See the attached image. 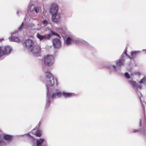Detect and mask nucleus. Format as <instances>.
<instances>
[{
    "label": "nucleus",
    "instance_id": "nucleus-1",
    "mask_svg": "<svg viewBox=\"0 0 146 146\" xmlns=\"http://www.w3.org/2000/svg\"><path fill=\"white\" fill-rule=\"evenodd\" d=\"M45 75L46 77V80L44 83L47 89V101L46 105V108L48 107L51 103V100L52 99L55 98H60L62 95V92L57 91V92L53 93L51 95V91L50 90V87L53 86L55 84L56 86L58 85L56 79L54 80L52 74L49 70L45 71Z\"/></svg>",
    "mask_w": 146,
    "mask_h": 146
},
{
    "label": "nucleus",
    "instance_id": "nucleus-23",
    "mask_svg": "<svg viewBox=\"0 0 146 146\" xmlns=\"http://www.w3.org/2000/svg\"><path fill=\"white\" fill-rule=\"evenodd\" d=\"M42 23L46 26L48 25H50V23L46 19H44L42 21Z\"/></svg>",
    "mask_w": 146,
    "mask_h": 146
},
{
    "label": "nucleus",
    "instance_id": "nucleus-7",
    "mask_svg": "<svg viewBox=\"0 0 146 146\" xmlns=\"http://www.w3.org/2000/svg\"><path fill=\"white\" fill-rule=\"evenodd\" d=\"M44 62L46 65L48 66H51L54 63V57L51 55H47L44 57Z\"/></svg>",
    "mask_w": 146,
    "mask_h": 146
},
{
    "label": "nucleus",
    "instance_id": "nucleus-11",
    "mask_svg": "<svg viewBox=\"0 0 146 146\" xmlns=\"http://www.w3.org/2000/svg\"><path fill=\"white\" fill-rule=\"evenodd\" d=\"M1 47L3 54L4 56L8 54L12 51V48L9 46L7 45Z\"/></svg>",
    "mask_w": 146,
    "mask_h": 146
},
{
    "label": "nucleus",
    "instance_id": "nucleus-15",
    "mask_svg": "<svg viewBox=\"0 0 146 146\" xmlns=\"http://www.w3.org/2000/svg\"><path fill=\"white\" fill-rule=\"evenodd\" d=\"M24 44L27 48L29 49L32 47L33 45V42L32 40L28 39L25 41Z\"/></svg>",
    "mask_w": 146,
    "mask_h": 146
},
{
    "label": "nucleus",
    "instance_id": "nucleus-18",
    "mask_svg": "<svg viewBox=\"0 0 146 146\" xmlns=\"http://www.w3.org/2000/svg\"><path fill=\"white\" fill-rule=\"evenodd\" d=\"M73 93H68L65 91L62 92V95L65 98H67L72 97Z\"/></svg>",
    "mask_w": 146,
    "mask_h": 146
},
{
    "label": "nucleus",
    "instance_id": "nucleus-24",
    "mask_svg": "<svg viewBox=\"0 0 146 146\" xmlns=\"http://www.w3.org/2000/svg\"><path fill=\"white\" fill-rule=\"evenodd\" d=\"M139 83L141 84L143 83L144 84H146V76H145L140 80Z\"/></svg>",
    "mask_w": 146,
    "mask_h": 146
},
{
    "label": "nucleus",
    "instance_id": "nucleus-27",
    "mask_svg": "<svg viewBox=\"0 0 146 146\" xmlns=\"http://www.w3.org/2000/svg\"><path fill=\"white\" fill-rule=\"evenodd\" d=\"M125 77L129 79L130 78V76L129 74L127 72H126L124 74Z\"/></svg>",
    "mask_w": 146,
    "mask_h": 146
},
{
    "label": "nucleus",
    "instance_id": "nucleus-31",
    "mask_svg": "<svg viewBox=\"0 0 146 146\" xmlns=\"http://www.w3.org/2000/svg\"><path fill=\"white\" fill-rule=\"evenodd\" d=\"M123 55H123V54L121 55V58H123Z\"/></svg>",
    "mask_w": 146,
    "mask_h": 146
},
{
    "label": "nucleus",
    "instance_id": "nucleus-14",
    "mask_svg": "<svg viewBox=\"0 0 146 146\" xmlns=\"http://www.w3.org/2000/svg\"><path fill=\"white\" fill-rule=\"evenodd\" d=\"M18 34V32L17 31H15V32L11 33V37L9 38L10 40L14 42H18L19 41V38L15 36L17 35Z\"/></svg>",
    "mask_w": 146,
    "mask_h": 146
},
{
    "label": "nucleus",
    "instance_id": "nucleus-19",
    "mask_svg": "<svg viewBox=\"0 0 146 146\" xmlns=\"http://www.w3.org/2000/svg\"><path fill=\"white\" fill-rule=\"evenodd\" d=\"M34 10L36 13H38L39 9L38 7L35 6L34 5H32L31 6L30 10L31 11H33Z\"/></svg>",
    "mask_w": 146,
    "mask_h": 146
},
{
    "label": "nucleus",
    "instance_id": "nucleus-16",
    "mask_svg": "<svg viewBox=\"0 0 146 146\" xmlns=\"http://www.w3.org/2000/svg\"><path fill=\"white\" fill-rule=\"evenodd\" d=\"M36 146H45L46 143L45 140L43 138H39L36 140Z\"/></svg>",
    "mask_w": 146,
    "mask_h": 146
},
{
    "label": "nucleus",
    "instance_id": "nucleus-30",
    "mask_svg": "<svg viewBox=\"0 0 146 146\" xmlns=\"http://www.w3.org/2000/svg\"><path fill=\"white\" fill-rule=\"evenodd\" d=\"M20 11H17V15H18L19 14V13Z\"/></svg>",
    "mask_w": 146,
    "mask_h": 146
},
{
    "label": "nucleus",
    "instance_id": "nucleus-10",
    "mask_svg": "<svg viewBox=\"0 0 146 146\" xmlns=\"http://www.w3.org/2000/svg\"><path fill=\"white\" fill-rule=\"evenodd\" d=\"M41 51L40 46L39 45H36L33 46L31 48L30 50V52L34 55L39 53Z\"/></svg>",
    "mask_w": 146,
    "mask_h": 146
},
{
    "label": "nucleus",
    "instance_id": "nucleus-2",
    "mask_svg": "<svg viewBox=\"0 0 146 146\" xmlns=\"http://www.w3.org/2000/svg\"><path fill=\"white\" fill-rule=\"evenodd\" d=\"M129 82L130 84L135 88L137 94L140 99L142 105L143 110L144 111L145 106L146 105V103L144 102H142L141 99V98L142 97V95L139 91V90H141L142 88L141 85L137 83L135 81H133L132 79L129 80ZM144 112H145V111H144Z\"/></svg>",
    "mask_w": 146,
    "mask_h": 146
},
{
    "label": "nucleus",
    "instance_id": "nucleus-29",
    "mask_svg": "<svg viewBox=\"0 0 146 146\" xmlns=\"http://www.w3.org/2000/svg\"><path fill=\"white\" fill-rule=\"evenodd\" d=\"M27 135H28L29 137H31L32 138H33V137L30 134H27Z\"/></svg>",
    "mask_w": 146,
    "mask_h": 146
},
{
    "label": "nucleus",
    "instance_id": "nucleus-28",
    "mask_svg": "<svg viewBox=\"0 0 146 146\" xmlns=\"http://www.w3.org/2000/svg\"><path fill=\"white\" fill-rule=\"evenodd\" d=\"M143 51L145 53H146V49H143Z\"/></svg>",
    "mask_w": 146,
    "mask_h": 146
},
{
    "label": "nucleus",
    "instance_id": "nucleus-5",
    "mask_svg": "<svg viewBox=\"0 0 146 146\" xmlns=\"http://www.w3.org/2000/svg\"><path fill=\"white\" fill-rule=\"evenodd\" d=\"M56 35L59 37V36L57 34L54 33L52 31H50V33L48 34H46L44 35H41L38 33H37L36 35V37L40 41H44L49 40L52 35Z\"/></svg>",
    "mask_w": 146,
    "mask_h": 146
},
{
    "label": "nucleus",
    "instance_id": "nucleus-4",
    "mask_svg": "<svg viewBox=\"0 0 146 146\" xmlns=\"http://www.w3.org/2000/svg\"><path fill=\"white\" fill-rule=\"evenodd\" d=\"M145 121L143 122L142 119H140L139 122L140 127L142 128L139 129H134L133 131V133L139 132L140 135H142L144 138L146 139V117L145 114Z\"/></svg>",
    "mask_w": 146,
    "mask_h": 146
},
{
    "label": "nucleus",
    "instance_id": "nucleus-21",
    "mask_svg": "<svg viewBox=\"0 0 146 146\" xmlns=\"http://www.w3.org/2000/svg\"><path fill=\"white\" fill-rule=\"evenodd\" d=\"M3 137L6 141H9L11 139L12 136L10 135L6 134L4 135Z\"/></svg>",
    "mask_w": 146,
    "mask_h": 146
},
{
    "label": "nucleus",
    "instance_id": "nucleus-32",
    "mask_svg": "<svg viewBox=\"0 0 146 146\" xmlns=\"http://www.w3.org/2000/svg\"><path fill=\"white\" fill-rule=\"evenodd\" d=\"M40 124V122H39V123L38 124V125L39 126V125Z\"/></svg>",
    "mask_w": 146,
    "mask_h": 146
},
{
    "label": "nucleus",
    "instance_id": "nucleus-12",
    "mask_svg": "<svg viewBox=\"0 0 146 146\" xmlns=\"http://www.w3.org/2000/svg\"><path fill=\"white\" fill-rule=\"evenodd\" d=\"M58 7L57 4L56 3L52 4L50 9L49 12L51 14L58 12Z\"/></svg>",
    "mask_w": 146,
    "mask_h": 146
},
{
    "label": "nucleus",
    "instance_id": "nucleus-20",
    "mask_svg": "<svg viewBox=\"0 0 146 146\" xmlns=\"http://www.w3.org/2000/svg\"><path fill=\"white\" fill-rule=\"evenodd\" d=\"M8 143L7 141H5L3 139L2 137L0 136V146H5Z\"/></svg>",
    "mask_w": 146,
    "mask_h": 146
},
{
    "label": "nucleus",
    "instance_id": "nucleus-9",
    "mask_svg": "<svg viewBox=\"0 0 146 146\" xmlns=\"http://www.w3.org/2000/svg\"><path fill=\"white\" fill-rule=\"evenodd\" d=\"M60 36L59 35H58ZM58 38H54L52 40V45L54 48H58L61 47V43L60 39V36H57Z\"/></svg>",
    "mask_w": 146,
    "mask_h": 146
},
{
    "label": "nucleus",
    "instance_id": "nucleus-26",
    "mask_svg": "<svg viewBox=\"0 0 146 146\" xmlns=\"http://www.w3.org/2000/svg\"><path fill=\"white\" fill-rule=\"evenodd\" d=\"M24 27V24L23 23H22L20 26V27L18 28V30L19 31H21V30L23 29Z\"/></svg>",
    "mask_w": 146,
    "mask_h": 146
},
{
    "label": "nucleus",
    "instance_id": "nucleus-8",
    "mask_svg": "<svg viewBox=\"0 0 146 146\" xmlns=\"http://www.w3.org/2000/svg\"><path fill=\"white\" fill-rule=\"evenodd\" d=\"M57 31L61 33V36L63 38L65 37L66 35L70 34V32L65 26H63L61 28H58Z\"/></svg>",
    "mask_w": 146,
    "mask_h": 146
},
{
    "label": "nucleus",
    "instance_id": "nucleus-22",
    "mask_svg": "<svg viewBox=\"0 0 146 146\" xmlns=\"http://www.w3.org/2000/svg\"><path fill=\"white\" fill-rule=\"evenodd\" d=\"M4 56L3 54L1 47H0V60H1L4 58Z\"/></svg>",
    "mask_w": 146,
    "mask_h": 146
},
{
    "label": "nucleus",
    "instance_id": "nucleus-6",
    "mask_svg": "<svg viewBox=\"0 0 146 146\" xmlns=\"http://www.w3.org/2000/svg\"><path fill=\"white\" fill-rule=\"evenodd\" d=\"M124 60L123 59H119L115 61L117 66L114 65H110L107 67V68L110 69L114 71H117L120 70L121 66L123 64Z\"/></svg>",
    "mask_w": 146,
    "mask_h": 146
},
{
    "label": "nucleus",
    "instance_id": "nucleus-13",
    "mask_svg": "<svg viewBox=\"0 0 146 146\" xmlns=\"http://www.w3.org/2000/svg\"><path fill=\"white\" fill-rule=\"evenodd\" d=\"M60 18V13L52 14L51 19L53 22L56 23L58 22Z\"/></svg>",
    "mask_w": 146,
    "mask_h": 146
},
{
    "label": "nucleus",
    "instance_id": "nucleus-17",
    "mask_svg": "<svg viewBox=\"0 0 146 146\" xmlns=\"http://www.w3.org/2000/svg\"><path fill=\"white\" fill-rule=\"evenodd\" d=\"M139 51H134L131 52V57H130L129 56H128L127 53V50L125 51L124 54L127 56L130 59H132L134 57L136 56L137 54H139Z\"/></svg>",
    "mask_w": 146,
    "mask_h": 146
},
{
    "label": "nucleus",
    "instance_id": "nucleus-25",
    "mask_svg": "<svg viewBox=\"0 0 146 146\" xmlns=\"http://www.w3.org/2000/svg\"><path fill=\"white\" fill-rule=\"evenodd\" d=\"M35 135L38 137H40L41 135V134L39 131L38 130H37L35 132Z\"/></svg>",
    "mask_w": 146,
    "mask_h": 146
},
{
    "label": "nucleus",
    "instance_id": "nucleus-3",
    "mask_svg": "<svg viewBox=\"0 0 146 146\" xmlns=\"http://www.w3.org/2000/svg\"><path fill=\"white\" fill-rule=\"evenodd\" d=\"M72 42H75L80 44H83L88 45V43L82 39L78 38L74 36H71L68 37L64 42V44L66 45L71 44Z\"/></svg>",
    "mask_w": 146,
    "mask_h": 146
}]
</instances>
